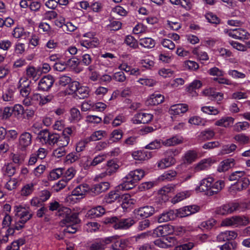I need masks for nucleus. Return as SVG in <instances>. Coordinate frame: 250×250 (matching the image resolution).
I'll use <instances>...</instances> for the list:
<instances>
[{"instance_id":"obj_1","label":"nucleus","mask_w":250,"mask_h":250,"mask_svg":"<svg viewBox=\"0 0 250 250\" xmlns=\"http://www.w3.org/2000/svg\"><path fill=\"white\" fill-rule=\"evenodd\" d=\"M145 176V171L142 169H137L130 171L122 180V183L115 190L110 191L104 198L106 203H112L121 198L118 190H129L133 188L137 183Z\"/></svg>"},{"instance_id":"obj_2","label":"nucleus","mask_w":250,"mask_h":250,"mask_svg":"<svg viewBox=\"0 0 250 250\" xmlns=\"http://www.w3.org/2000/svg\"><path fill=\"white\" fill-rule=\"evenodd\" d=\"M78 215V212H72L70 208L67 207H63L59 209L58 216L62 218L61 224L66 226L64 229L65 232L74 233L77 231L76 225L80 222Z\"/></svg>"},{"instance_id":"obj_3","label":"nucleus","mask_w":250,"mask_h":250,"mask_svg":"<svg viewBox=\"0 0 250 250\" xmlns=\"http://www.w3.org/2000/svg\"><path fill=\"white\" fill-rule=\"evenodd\" d=\"M15 221L12 226L17 230L22 229L25 223L32 217V213L30 208L23 205H18L14 207Z\"/></svg>"},{"instance_id":"obj_4","label":"nucleus","mask_w":250,"mask_h":250,"mask_svg":"<svg viewBox=\"0 0 250 250\" xmlns=\"http://www.w3.org/2000/svg\"><path fill=\"white\" fill-rule=\"evenodd\" d=\"M250 223L249 218L244 215L233 216L222 220L221 226L222 227H239L246 226Z\"/></svg>"},{"instance_id":"obj_5","label":"nucleus","mask_w":250,"mask_h":250,"mask_svg":"<svg viewBox=\"0 0 250 250\" xmlns=\"http://www.w3.org/2000/svg\"><path fill=\"white\" fill-rule=\"evenodd\" d=\"M106 223L112 224V226L116 229H126L129 228L134 223V220L130 218L119 219L116 217H112L106 219Z\"/></svg>"},{"instance_id":"obj_6","label":"nucleus","mask_w":250,"mask_h":250,"mask_svg":"<svg viewBox=\"0 0 250 250\" xmlns=\"http://www.w3.org/2000/svg\"><path fill=\"white\" fill-rule=\"evenodd\" d=\"M208 73L212 76H216L213 78V80L220 84H225L227 85H232L233 82L229 79L224 77L225 75L224 71L214 66L210 68L208 70Z\"/></svg>"},{"instance_id":"obj_7","label":"nucleus","mask_w":250,"mask_h":250,"mask_svg":"<svg viewBox=\"0 0 250 250\" xmlns=\"http://www.w3.org/2000/svg\"><path fill=\"white\" fill-rule=\"evenodd\" d=\"M224 32L230 37L241 41L248 40L250 38V34L246 30L241 28L225 29Z\"/></svg>"},{"instance_id":"obj_8","label":"nucleus","mask_w":250,"mask_h":250,"mask_svg":"<svg viewBox=\"0 0 250 250\" xmlns=\"http://www.w3.org/2000/svg\"><path fill=\"white\" fill-rule=\"evenodd\" d=\"M100 57L103 59L100 60L99 65L101 68L104 66L105 67H113L116 65L117 57L114 54L106 52L102 54Z\"/></svg>"},{"instance_id":"obj_9","label":"nucleus","mask_w":250,"mask_h":250,"mask_svg":"<svg viewBox=\"0 0 250 250\" xmlns=\"http://www.w3.org/2000/svg\"><path fill=\"white\" fill-rule=\"evenodd\" d=\"M239 202L229 203L221 206L216 209V213L219 215H225L231 213L239 209Z\"/></svg>"},{"instance_id":"obj_10","label":"nucleus","mask_w":250,"mask_h":250,"mask_svg":"<svg viewBox=\"0 0 250 250\" xmlns=\"http://www.w3.org/2000/svg\"><path fill=\"white\" fill-rule=\"evenodd\" d=\"M215 162V160L212 157L203 159L193 166V170L194 173L207 170Z\"/></svg>"},{"instance_id":"obj_11","label":"nucleus","mask_w":250,"mask_h":250,"mask_svg":"<svg viewBox=\"0 0 250 250\" xmlns=\"http://www.w3.org/2000/svg\"><path fill=\"white\" fill-rule=\"evenodd\" d=\"M250 184V181L246 177L242 178L233 184H232L229 188V191L232 194L238 191L246 189Z\"/></svg>"},{"instance_id":"obj_12","label":"nucleus","mask_w":250,"mask_h":250,"mask_svg":"<svg viewBox=\"0 0 250 250\" xmlns=\"http://www.w3.org/2000/svg\"><path fill=\"white\" fill-rule=\"evenodd\" d=\"M54 81L55 80L52 76L50 75L45 76L40 80L38 88L41 91H48L52 86Z\"/></svg>"},{"instance_id":"obj_13","label":"nucleus","mask_w":250,"mask_h":250,"mask_svg":"<svg viewBox=\"0 0 250 250\" xmlns=\"http://www.w3.org/2000/svg\"><path fill=\"white\" fill-rule=\"evenodd\" d=\"M153 118V115L149 113L140 112L136 114L131 121L134 124H147Z\"/></svg>"},{"instance_id":"obj_14","label":"nucleus","mask_w":250,"mask_h":250,"mask_svg":"<svg viewBox=\"0 0 250 250\" xmlns=\"http://www.w3.org/2000/svg\"><path fill=\"white\" fill-rule=\"evenodd\" d=\"M32 142V135L29 132H24L19 137V146L22 150H25L31 145Z\"/></svg>"},{"instance_id":"obj_15","label":"nucleus","mask_w":250,"mask_h":250,"mask_svg":"<svg viewBox=\"0 0 250 250\" xmlns=\"http://www.w3.org/2000/svg\"><path fill=\"white\" fill-rule=\"evenodd\" d=\"M213 181V177L208 176L201 180L199 183V186L197 187L195 190L198 192H203L207 195L208 190L210 189V186Z\"/></svg>"},{"instance_id":"obj_16","label":"nucleus","mask_w":250,"mask_h":250,"mask_svg":"<svg viewBox=\"0 0 250 250\" xmlns=\"http://www.w3.org/2000/svg\"><path fill=\"white\" fill-rule=\"evenodd\" d=\"M30 82L25 78H21L19 81L20 94L22 97L28 96L31 92Z\"/></svg>"},{"instance_id":"obj_17","label":"nucleus","mask_w":250,"mask_h":250,"mask_svg":"<svg viewBox=\"0 0 250 250\" xmlns=\"http://www.w3.org/2000/svg\"><path fill=\"white\" fill-rule=\"evenodd\" d=\"M210 189L208 190L207 196H211L218 193L225 187V182L223 180L214 181L213 177V181L210 186Z\"/></svg>"},{"instance_id":"obj_18","label":"nucleus","mask_w":250,"mask_h":250,"mask_svg":"<svg viewBox=\"0 0 250 250\" xmlns=\"http://www.w3.org/2000/svg\"><path fill=\"white\" fill-rule=\"evenodd\" d=\"M198 158V152L195 150H188L185 152L182 157L184 164L190 165Z\"/></svg>"},{"instance_id":"obj_19","label":"nucleus","mask_w":250,"mask_h":250,"mask_svg":"<svg viewBox=\"0 0 250 250\" xmlns=\"http://www.w3.org/2000/svg\"><path fill=\"white\" fill-rule=\"evenodd\" d=\"M40 139L42 143L48 144L50 145H54L58 143V134H50L46 132L43 135L41 134Z\"/></svg>"},{"instance_id":"obj_20","label":"nucleus","mask_w":250,"mask_h":250,"mask_svg":"<svg viewBox=\"0 0 250 250\" xmlns=\"http://www.w3.org/2000/svg\"><path fill=\"white\" fill-rule=\"evenodd\" d=\"M176 218L175 211L174 210H168L164 211L157 217V221L159 223L167 222L173 220Z\"/></svg>"},{"instance_id":"obj_21","label":"nucleus","mask_w":250,"mask_h":250,"mask_svg":"<svg viewBox=\"0 0 250 250\" xmlns=\"http://www.w3.org/2000/svg\"><path fill=\"white\" fill-rule=\"evenodd\" d=\"M132 156L135 160L144 161L150 159L152 154L151 152L147 150H137L132 153Z\"/></svg>"},{"instance_id":"obj_22","label":"nucleus","mask_w":250,"mask_h":250,"mask_svg":"<svg viewBox=\"0 0 250 250\" xmlns=\"http://www.w3.org/2000/svg\"><path fill=\"white\" fill-rule=\"evenodd\" d=\"M53 99V96L50 94L44 96L39 93H35L32 96V100L37 102L40 106L49 103Z\"/></svg>"},{"instance_id":"obj_23","label":"nucleus","mask_w":250,"mask_h":250,"mask_svg":"<svg viewBox=\"0 0 250 250\" xmlns=\"http://www.w3.org/2000/svg\"><path fill=\"white\" fill-rule=\"evenodd\" d=\"M109 188V183L104 182L94 185L90 188V192L93 195H97L107 190Z\"/></svg>"},{"instance_id":"obj_24","label":"nucleus","mask_w":250,"mask_h":250,"mask_svg":"<svg viewBox=\"0 0 250 250\" xmlns=\"http://www.w3.org/2000/svg\"><path fill=\"white\" fill-rule=\"evenodd\" d=\"M137 215L142 218H147L152 215L155 212L154 208L151 206L141 207L135 210Z\"/></svg>"},{"instance_id":"obj_25","label":"nucleus","mask_w":250,"mask_h":250,"mask_svg":"<svg viewBox=\"0 0 250 250\" xmlns=\"http://www.w3.org/2000/svg\"><path fill=\"white\" fill-rule=\"evenodd\" d=\"M237 236V233L235 231H225L221 232L217 236V240L218 242H223L227 240H233Z\"/></svg>"},{"instance_id":"obj_26","label":"nucleus","mask_w":250,"mask_h":250,"mask_svg":"<svg viewBox=\"0 0 250 250\" xmlns=\"http://www.w3.org/2000/svg\"><path fill=\"white\" fill-rule=\"evenodd\" d=\"M15 90L14 88L8 87L2 92L1 96L2 100L10 104L13 103L15 102Z\"/></svg>"},{"instance_id":"obj_27","label":"nucleus","mask_w":250,"mask_h":250,"mask_svg":"<svg viewBox=\"0 0 250 250\" xmlns=\"http://www.w3.org/2000/svg\"><path fill=\"white\" fill-rule=\"evenodd\" d=\"M164 96L158 93L151 94L147 99L146 104L150 105H155L161 104L164 101Z\"/></svg>"},{"instance_id":"obj_28","label":"nucleus","mask_w":250,"mask_h":250,"mask_svg":"<svg viewBox=\"0 0 250 250\" xmlns=\"http://www.w3.org/2000/svg\"><path fill=\"white\" fill-rule=\"evenodd\" d=\"M16 229L12 226L6 230L3 228L0 229V245L2 243H5L8 241V237L15 233Z\"/></svg>"},{"instance_id":"obj_29","label":"nucleus","mask_w":250,"mask_h":250,"mask_svg":"<svg viewBox=\"0 0 250 250\" xmlns=\"http://www.w3.org/2000/svg\"><path fill=\"white\" fill-rule=\"evenodd\" d=\"M184 138L179 135H175L170 138L163 140V145L166 146H174L183 143Z\"/></svg>"},{"instance_id":"obj_30","label":"nucleus","mask_w":250,"mask_h":250,"mask_svg":"<svg viewBox=\"0 0 250 250\" xmlns=\"http://www.w3.org/2000/svg\"><path fill=\"white\" fill-rule=\"evenodd\" d=\"M188 110V106L186 104H177L171 106L169 113L172 115H179L186 112Z\"/></svg>"},{"instance_id":"obj_31","label":"nucleus","mask_w":250,"mask_h":250,"mask_svg":"<svg viewBox=\"0 0 250 250\" xmlns=\"http://www.w3.org/2000/svg\"><path fill=\"white\" fill-rule=\"evenodd\" d=\"M119 167V165L114 161H108L107 163V168L105 173H102L100 176L103 177L105 175H111L117 171Z\"/></svg>"},{"instance_id":"obj_32","label":"nucleus","mask_w":250,"mask_h":250,"mask_svg":"<svg viewBox=\"0 0 250 250\" xmlns=\"http://www.w3.org/2000/svg\"><path fill=\"white\" fill-rule=\"evenodd\" d=\"M121 206L124 209H127L132 207L135 202V200L131 198L130 195L128 194H124L121 196Z\"/></svg>"},{"instance_id":"obj_33","label":"nucleus","mask_w":250,"mask_h":250,"mask_svg":"<svg viewBox=\"0 0 250 250\" xmlns=\"http://www.w3.org/2000/svg\"><path fill=\"white\" fill-rule=\"evenodd\" d=\"M105 212L104 208L102 206H98L89 210L86 216L89 218H95L102 216Z\"/></svg>"},{"instance_id":"obj_34","label":"nucleus","mask_w":250,"mask_h":250,"mask_svg":"<svg viewBox=\"0 0 250 250\" xmlns=\"http://www.w3.org/2000/svg\"><path fill=\"white\" fill-rule=\"evenodd\" d=\"M88 191L90 192V188L86 184H82L77 186L73 190V195L76 196H81L82 197Z\"/></svg>"},{"instance_id":"obj_35","label":"nucleus","mask_w":250,"mask_h":250,"mask_svg":"<svg viewBox=\"0 0 250 250\" xmlns=\"http://www.w3.org/2000/svg\"><path fill=\"white\" fill-rule=\"evenodd\" d=\"M176 163V160L173 157H167L162 159L157 163V167L160 169H165L174 165Z\"/></svg>"},{"instance_id":"obj_36","label":"nucleus","mask_w":250,"mask_h":250,"mask_svg":"<svg viewBox=\"0 0 250 250\" xmlns=\"http://www.w3.org/2000/svg\"><path fill=\"white\" fill-rule=\"evenodd\" d=\"M139 44L142 47L146 49L153 48L156 44L155 41L150 37L141 38L139 41Z\"/></svg>"},{"instance_id":"obj_37","label":"nucleus","mask_w":250,"mask_h":250,"mask_svg":"<svg viewBox=\"0 0 250 250\" xmlns=\"http://www.w3.org/2000/svg\"><path fill=\"white\" fill-rule=\"evenodd\" d=\"M235 164L234 160L232 158L227 159L221 162L218 167V170L219 172H224L228 170Z\"/></svg>"},{"instance_id":"obj_38","label":"nucleus","mask_w":250,"mask_h":250,"mask_svg":"<svg viewBox=\"0 0 250 250\" xmlns=\"http://www.w3.org/2000/svg\"><path fill=\"white\" fill-rule=\"evenodd\" d=\"M234 121V119L231 117H224L217 121L215 125L217 126L229 127L232 125Z\"/></svg>"},{"instance_id":"obj_39","label":"nucleus","mask_w":250,"mask_h":250,"mask_svg":"<svg viewBox=\"0 0 250 250\" xmlns=\"http://www.w3.org/2000/svg\"><path fill=\"white\" fill-rule=\"evenodd\" d=\"M35 184L33 183H30L24 185L21 190L20 194L22 197H27L30 196L34 190Z\"/></svg>"},{"instance_id":"obj_40","label":"nucleus","mask_w":250,"mask_h":250,"mask_svg":"<svg viewBox=\"0 0 250 250\" xmlns=\"http://www.w3.org/2000/svg\"><path fill=\"white\" fill-rule=\"evenodd\" d=\"M177 175V172L174 170H169L165 171L160 175L158 179L159 181H169L174 179Z\"/></svg>"},{"instance_id":"obj_41","label":"nucleus","mask_w":250,"mask_h":250,"mask_svg":"<svg viewBox=\"0 0 250 250\" xmlns=\"http://www.w3.org/2000/svg\"><path fill=\"white\" fill-rule=\"evenodd\" d=\"M2 171L4 175L11 177L15 173L16 168L12 163H7L2 167Z\"/></svg>"},{"instance_id":"obj_42","label":"nucleus","mask_w":250,"mask_h":250,"mask_svg":"<svg viewBox=\"0 0 250 250\" xmlns=\"http://www.w3.org/2000/svg\"><path fill=\"white\" fill-rule=\"evenodd\" d=\"M191 195V191L187 190L182 191L177 193L172 199V202L173 204L178 203L185 199L190 196Z\"/></svg>"},{"instance_id":"obj_43","label":"nucleus","mask_w":250,"mask_h":250,"mask_svg":"<svg viewBox=\"0 0 250 250\" xmlns=\"http://www.w3.org/2000/svg\"><path fill=\"white\" fill-rule=\"evenodd\" d=\"M30 33L25 32L23 28L17 26L12 32V36L16 39H20L23 36H29Z\"/></svg>"},{"instance_id":"obj_44","label":"nucleus","mask_w":250,"mask_h":250,"mask_svg":"<svg viewBox=\"0 0 250 250\" xmlns=\"http://www.w3.org/2000/svg\"><path fill=\"white\" fill-rule=\"evenodd\" d=\"M12 113L15 117L20 118L22 117L24 113V109L21 104H15L12 107Z\"/></svg>"},{"instance_id":"obj_45","label":"nucleus","mask_w":250,"mask_h":250,"mask_svg":"<svg viewBox=\"0 0 250 250\" xmlns=\"http://www.w3.org/2000/svg\"><path fill=\"white\" fill-rule=\"evenodd\" d=\"M19 186L18 179L15 178H10L4 184V187L9 191L15 189Z\"/></svg>"},{"instance_id":"obj_46","label":"nucleus","mask_w":250,"mask_h":250,"mask_svg":"<svg viewBox=\"0 0 250 250\" xmlns=\"http://www.w3.org/2000/svg\"><path fill=\"white\" fill-rule=\"evenodd\" d=\"M214 136V132L210 129H207L201 132L197 136L199 140L201 141H205L209 140L213 138Z\"/></svg>"},{"instance_id":"obj_47","label":"nucleus","mask_w":250,"mask_h":250,"mask_svg":"<svg viewBox=\"0 0 250 250\" xmlns=\"http://www.w3.org/2000/svg\"><path fill=\"white\" fill-rule=\"evenodd\" d=\"M192 53L196 55L197 58L201 61H208L209 59L207 53L205 51L200 50L199 47L194 48L192 50Z\"/></svg>"},{"instance_id":"obj_48","label":"nucleus","mask_w":250,"mask_h":250,"mask_svg":"<svg viewBox=\"0 0 250 250\" xmlns=\"http://www.w3.org/2000/svg\"><path fill=\"white\" fill-rule=\"evenodd\" d=\"M63 169L57 168L51 170L48 176L49 180L53 181L58 179L63 174Z\"/></svg>"},{"instance_id":"obj_49","label":"nucleus","mask_w":250,"mask_h":250,"mask_svg":"<svg viewBox=\"0 0 250 250\" xmlns=\"http://www.w3.org/2000/svg\"><path fill=\"white\" fill-rule=\"evenodd\" d=\"M70 142V137L65 134H58L57 145L59 146L64 147L66 146Z\"/></svg>"},{"instance_id":"obj_50","label":"nucleus","mask_w":250,"mask_h":250,"mask_svg":"<svg viewBox=\"0 0 250 250\" xmlns=\"http://www.w3.org/2000/svg\"><path fill=\"white\" fill-rule=\"evenodd\" d=\"M125 42L130 47L133 49L137 48L139 42L134 37L131 35H127L125 37Z\"/></svg>"},{"instance_id":"obj_51","label":"nucleus","mask_w":250,"mask_h":250,"mask_svg":"<svg viewBox=\"0 0 250 250\" xmlns=\"http://www.w3.org/2000/svg\"><path fill=\"white\" fill-rule=\"evenodd\" d=\"M81 119V114L79 109L76 108H72L70 111L69 120L70 122H77Z\"/></svg>"},{"instance_id":"obj_52","label":"nucleus","mask_w":250,"mask_h":250,"mask_svg":"<svg viewBox=\"0 0 250 250\" xmlns=\"http://www.w3.org/2000/svg\"><path fill=\"white\" fill-rule=\"evenodd\" d=\"M80 86V83L77 81L70 82L69 83L68 88L65 90V93L67 95H71L76 93L78 88Z\"/></svg>"},{"instance_id":"obj_53","label":"nucleus","mask_w":250,"mask_h":250,"mask_svg":"<svg viewBox=\"0 0 250 250\" xmlns=\"http://www.w3.org/2000/svg\"><path fill=\"white\" fill-rule=\"evenodd\" d=\"M12 107L6 106L3 108H0V117L2 119H9L12 115Z\"/></svg>"},{"instance_id":"obj_54","label":"nucleus","mask_w":250,"mask_h":250,"mask_svg":"<svg viewBox=\"0 0 250 250\" xmlns=\"http://www.w3.org/2000/svg\"><path fill=\"white\" fill-rule=\"evenodd\" d=\"M128 242L126 240H121L115 242L112 248L114 250H126Z\"/></svg>"},{"instance_id":"obj_55","label":"nucleus","mask_w":250,"mask_h":250,"mask_svg":"<svg viewBox=\"0 0 250 250\" xmlns=\"http://www.w3.org/2000/svg\"><path fill=\"white\" fill-rule=\"evenodd\" d=\"M183 66L185 70H196L199 68V64L196 62L190 60L185 61Z\"/></svg>"},{"instance_id":"obj_56","label":"nucleus","mask_w":250,"mask_h":250,"mask_svg":"<svg viewBox=\"0 0 250 250\" xmlns=\"http://www.w3.org/2000/svg\"><path fill=\"white\" fill-rule=\"evenodd\" d=\"M24 243L25 241L23 239H19L13 241L10 245L7 246L5 250H19L20 247Z\"/></svg>"},{"instance_id":"obj_57","label":"nucleus","mask_w":250,"mask_h":250,"mask_svg":"<svg viewBox=\"0 0 250 250\" xmlns=\"http://www.w3.org/2000/svg\"><path fill=\"white\" fill-rule=\"evenodd\" d=\"M105 132L103 130H98L94 132L90 137H87L89 142L96 141L102 139L104 135Z\"/></svg>"},{"instance_id":"obj_58","label":"nucleus","mask_w":250,"mask_h":250,"mask_svg":"<svg viewBox=\"0 0 250 250\" xmlns=\"http://www.w3.org/2000/svg\"><path fill=\"white\" fill-rule=\"evenodd\" d=\"M201 110L206 114L212 115H216L220 112L217 108L212 106H204L201 107Z\"/></svg>"},{"instance_id":"obj_59","label":"nucleus","mask_w":250,"mask_h":250,"mask_svg":"<svg viewBox=\"0 0 250 250\" xmlns=\"http://www.w3.org/2000/svg\"><path fill=\"white\" fill-rule=\"evenodd\" d=\"M137 82L143 85L149 87L153 86L156 83V81L154 79L146 77L140 78Z\"/></svg>"},{"instance_id":"obj_60","label":"nucleus","mask_w":250,"mask_h":250,"mask_svg":"<svg viewBox=\"0 0 250 250\" xmlns=\"http://www.w3.org/2000/svg\"><path fill=\"white\" fill-rule=\"evenodd\" d=\"M163 140H155L146 146L145 147L146 149L151 150L159 149L163 145Z\"/></svg>"},{"instance_id":"obj_61","label":"nucleus","mask_w":250,"mask_h":250,"mask_svg":"<svg viewBox=\"0 0 250 250\" xmlns=\"http://www.w3.org/2000/svg\"><path fill=\"white\" fill-rule=\"evenodd\" d=\"M159 75L164 78H170L174 74V71L170 68H162L158 71Z\"/></svg>"},{"instance_id":"obj_62","label":"nucleus","mask_w":250,"mask_h":250,"mask_svg":"<svg viewBox=\"0 0 250 250\" xmlns=\"http://www.w3.org/2000/svg\"><path fill=\"white\" fill-rule=\"evenodd\" d=\"M228 75L234 79H244L246 74L235 69H229L228 71Z\"/></svg>"},{"instance_id":"obj_63","label":"nucleus","mask_w":250,"mask_h":250,"mask_svg":"<svg viewBox=\"0 0 250 250\" xmlns=\"http://www.w3.org/2000/svg\"><path fill=\"white\" fill-rule=\"evenodd\" d=\"M245 172L244 171H236L232 172L229 177V181H237L240 180L242 178L245 177Z\"/></svg>"},{"instance_id":"obj_64","label":"nucleus","mask_w":250,"mask_h":250,"mask_svg":"<svg viewBox=\"0 0 250 250\" xmlns=\"http://www.w3.org/2000/svg\"><path fill=\"white\" fill-rule=\"evenodd\" d=\"M237 243L235 241L226 243L223 245L219 246L220 250H236Z\"/></svg>"}]
</instances>
